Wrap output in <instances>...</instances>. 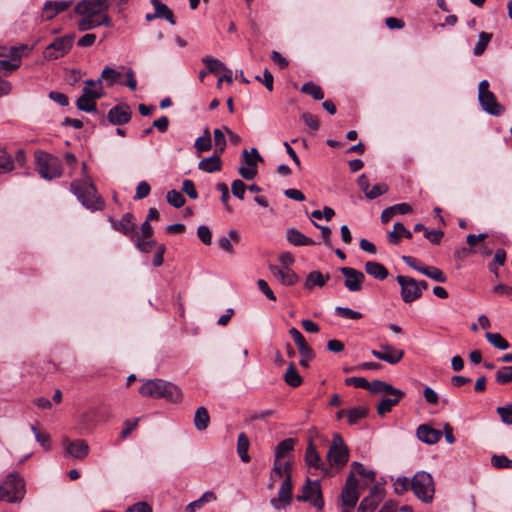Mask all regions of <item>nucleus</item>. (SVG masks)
<instances>
[{
  "label": "nucleus",
  "instance_id": "1",
  "mask_svg": "<svg viewBox=\"0 0 512 512\" xmlns=\"http://www.w3.org/2000/svg\"><path fill=\"white\" fill-rule=\"evenodd\" d=\"M110 0H81L74 7L80 19L77 22L79 31H88L100 26L111 27V18L107 14Z\"/></svg>",
  "mask_w": 512,
  "mask_h": 512
},
{
  "label": "nucleus",
  "instance_id": "2",
  "mask_svg": "<svg viewBox=\"0 0 512 512\" xmlns=\"http://www.w3.org/2000/svg\"><path fill=\"white\" fill-rule=\"evenodd\" d=\"M70 190L86 208L91 210L103 209L104 201L98 195L91 177L72 181Z\"/></svg>",
  "mask_w": 512,
  "mask_h": 512
},
{
  "label": "nucleus",
  "instance_id": "3",
  "mask_svg": "<svg viewBox=\"0 0 512 512\" xmlns=\"http://www.w3.org/2000/svg\"><path fill=\"white\" fill-rule=\"evenodd\" d=\"M34 158L36 170L42 178L52 180L62 175V165L58 157L38 150L34 153Z\"/></svg>",
  "mask_w": 512,
  "mask_h": 512
},
{
  "label": "nucleus",
  "instance_id": "4",
  "mask_svg": "<svg viewBox=\"0 0 512 512\" xmlns=\"http://www.w3.org/2000/svg\"><path fill=\"white\" fill-rule=\"evenodd\" d=\"M411 489L419 500L430 503L435 493L433 477L425 471H418L411 480Z\"/></svg>",
  "mask_w": 512,
  "mask_h": 512
},
{
  "label": "nucleus",
  "instance_id": "5",
  "mask_svg": "<svg viewBox=\"0 0 512 512\" xmlns=\"http://www.w3.org/2000/svg\"><path fill=\"white\" fill-rule=\"evenodd\" d=\"M0 495H2V500L9 503L21 501L24 496L23 479L17 474H9L0 486Z\"/></svg>",
  "mask_w": 512,
  "mask_h": 512
},
{
  "label": "nucleus",
  "instance_id": "6",
  "mask_svg": "<svg viewBox=\"0 0 512 512\" xmlns=\"http://www.w3.org/2000/svg\"><path fill=\"white\" fill-rule=\"evenodd\" d=\"M358 480L354 473H350L341 491L340 504L342 512H353L359 500Z\"/></svg>",
  "mask_w": 512,
  "mask_h": 512
},
{
  "label": "nucleus",
  "instance_id": "7",
  "mask_svg": "<svg viewBox=\"0 0 512 512\" xmlns=\"http://www.w3.org/2000/svg\"><path fill=\"white\" fill-rule=\"evenodd\" d=\"M478 99L482 109L488 114L499 116L504 112V107L497 102L495 95L489 91L487 80H482L479 83Z\"/></svg>",
  "mask_w": 512,
  "mask_h": 512
},
{
  "label": "nucleus",
  "instance_id": "8",
  "mask_svg": "<svg viewBox=\"0 0 512 512\" xmlns=\"http://www.w3.org/2000/svg\"><path fill=\"white\" fill-rule=\"evenodd\" d=\"M327 459L331 466L343 467L349 459V450L340 434H334Z\"/></svg>",
  "mask_w": 512,
  "mask_h": 512
},
{
  "label": "nucleus",
  "instance_id": "9",
  "mask_svg": "<svg viewBox=\"0 0 512 512\" xmlns=\"http://www.w3.org/2000/svg\"><path fill=\"white\" fill-rule=\"evenodd\" d=\"M74 35H65L56 38L44 50V58L47 60H55L65 56L72 48Z\"/></svg>",
  "mask_w": 512,
  "mask_h": 512
},
{
  "label": "nucleus",
  "instance_id": "10",
  "mask_svg": "<svg viewBox=\"0 0 512 512\" xmlns=\"http://www.w3.org/2000/svg\"><path fill=\"white\" fill-rule=\"evenodd\" d=\"M298 501H310L315 507L322 509L324 501L321 493L320 482L318 480H307L302 487L301 493L297 495Z\"/></svg>",
  "mask_w": 512,
  "mask_h": 512
},
{
  "label": "nucleus",
  "instance_id": "11",
  "mask_svg": "<svg viewBox=\"0 0 512 512\" xmlns=\"http://www.w3.org/2000/svg\"><path fill=\"white\" fill-rule=\"evenodd\" d=\"M401 287V298L405 303H412L422 296L418 282L409 276L399 275L396 278Z\"/></svg>",
  "mask_w": 512,
  "mask_h": 512
},
{
  "label": "nucleus",
  "instance_id": "12",
  "mask_svg": "<svg viewBox=\"0 0 512 512\" xmlns=\"http://www.w3.org/2000/svg\"><path fill=\"white\" fill-rule=\"evenodd\" d=\"M103 96V87L97 89L84 87L82 95L77 100V108L84 112H95L97 110L96 100Z\"/></svg>",
  "mask_w": 512,
  "mask_h": 512
},
{
  "label": "nucleus",
  "instance_id": "13",
  "mask_svg": "<svg viewBox=\"0 0 512 512\" xmlns=\"http://www.w3.org/2000/svg\"><path fill=\"white\" fill-rule=\"evenodd\" d=\"M289 334L298 347V350H299V353L301 356V359L299 362L300 365L303 367H308L309 362L314 358L313 350L306 343L305 338L303 337V335L300 333V331L297 328H295V327L290 328Z\"/></svg>",
  "mask_w": 512,
  "mask_h": 512
},
{
  "label": "nucleus",
  "instance_id": "14",
  "mask_svg": "<svg viewBox=\"0 0 512 512\" xmlns=\"http://www.w3.org/2000/svg\"><path fill=\"white\" fill-rule=\"evenodd\" d=\"M62 445L64 448V455L73 459H84L89 453V445L85 440L71 441L68 438L63 439Z\"/></svg>",
  "mask_w": 512,
  "mask_h": 512
},
{
  "label": "nucleus",
  "instance_id": "15",
  "mask_svg": "<svg viewBox=\"0 0 512 512\" xmlns=\"http://www.w3.org/2000/svg\"><path fill=\"white\" fill-rule=\"evenodd\" d=\"M340 272L345 277L344 285L351 292H358L362 289V284L365 280L363 272L351 267H342Z\"/></svg>",
  "mask_w": 512,
  "mask_h": 512
},
{
  "label": "nucleus",
  "instance_id": "16",
  "mask_svg": "<svg viewBox=\"0 0 512 512\" xmlns=\"http://www.w3.org/2000/svg\"><path fill=\"white\" fill-rule=\"evenodd\" d=\"M382 351L372 350L371 354L382 361H385L391 365L399 363L404 357V351L396 349L389 344H380Z\"/></svg>",
  "mask_w": 512,
  "mask_h": 512
},
{
  "label": "nucleus",
  "instance_id": "17",
  "mask_svg": "<svg viewBox=\"0 0 512 512\" xmlns=\"http://www.w3.org/2000/svg\"><path fill=\"white\" fill-rule=\"evenodd\" d=\"M291 497H292L291 475L287 474V476L282 481L277 498H273L271 500V504L274 508L281 509L290 504Z\"/></svg>",
  "mask_w": 512,
  "mask_h": 512
},
{
  "label": "nucleus",
  "instance_id": "18",
  "mask_svg": "<svg viewBox=\"0 0 512 512\" xmlns=\"http://www.w3.org/2000/svg\"><path fill=\"white\" fill-rule=\"evenodd\" d=\"M269 270L272 275L285 286H292L299 280L298 275L291 268L270 265Z\"/></svg>",
  "mask_w": 512,
  "mask_h": 512
},
{
  "label": "nucleus",
  "instance_id": "19",
  "mask_svg": "<svg viewBox=\"0 0 512 512\" xmlns=\"http://www.w3.org/2000/svg\"><path fill=\"white\" fill-rule=\"evenodd\" d=\"M131 109L128 105H117L111 108L108 112V120L114 125H123L131 119Z\"/></svg>",
  "mask_w": 512,
  "mask_h": 512
},
{
  "label": "nucleus",
  "instance_id": "20",
  "mask_svg": "<svg viewBox=\"0 0 512 512\" xmlns=\"http://www.w3.org/2000/svg\"><path fill=\"white\" fill-rule=\"evenodd\" d=\"M384 495L382 489L378 486H374L371 489L370 495L365 497L359 507L357 512H373L378 504L382 501Z\"/></svg>",
  "mask_w": 512,
  "mask_h": 512
},
{
  "label": "nucleus",
  "instance_id": "21",
  "mask_svg": "<svg viewBox=\"0 0 512 512\" xmlns=\"http://www.w3.org/2000/svg\"><path fill=\"white\" fill-rule=\"evenodd\" d=\"M72 0L69 1H47L42 9V17L44 20H52L56 15L66 11L72 4Z\"/></svg>",
  "mask_w": 512,
  "mask_h": 512
},
{
  "label": "nucleus",
  "instance_id": "22",
  "mask_svg": "<svg viewBox=\"0 0 512 512\" xmlns=\"http://www.w3.org/2000/svg\"><path fill=\"white\" fill-rule=\"evenodd\" d=\"M417 438L425 444H436L442 437V431L432 428L427 424H421L416 430Z\"/></svg>",
  "mask_w": 512,
  "mask_h": 512
},
{
  "label": "nucleus",
  "instance_id": "23",
  "mask_svg": "<svg viewBox=\"0 0 512 512\" xmlns=\"http://www.w3.org/2000/svg\"><path fill=\"white\" fill-rule=\"evenodd\" d=\"M165 399L172 403H180L183 398L182 390L174 383L163 380L160 388L159 399Z\"/></svg>",
  "mask_w": 512,
  "mask_h": 512
},
{
  "label": "nucleus",
  "instance_id": "24",
  "mask_svg": "<svg viewBox=\"0 0 512 512\" xmlns=\"http://www.w3.org/2000/svg\"><path fill=\"white\" fill-rule=\"evenodd\" d=\"M26 45H21L19 47H11L10 48V59L9 60H0V70L6 71H14L19 68L21 64L22 51L26 50Z\"/></svg>",
  "mask_w": 512,
  "mask_h": 512
},
{
  "label": "nucleus",
  "instance_id": "25",
  "mask_svg": "<svg viewBox=\"0 0 512 512\" xmlns=\"http://www.w3.org/2000/svg\"><path fill=\"white\" fill-rule=\"evenodd\" d=\"M133 220V215L128 212L119 221L111 220V224L116 231L133 238L135 234V223Z\"/></svg>",
  "mask_w": 512,
  "mask_h": 512
},
{
  "label": "nucleus",
  "instance_id": "26",
  "mask_svg": "<svg viewBox=\"0 0 512 512\" xmlns=\"http://www.w3.org/2000/svg\"><path fill=\"white\" fill-rule=\"evenodd\" d=\"M368 390L374 394L383 393V394H387V395H391V396H404L405 395V393L402 390L397 389V388L393 387L392 385H390L384 381H381V380H374L372 382H369Z\"/></svg>",
  "mask_w": 512,
  "mask_h": 512
},
{
  "label": "nucleus",
  "instance_id": "27",
  "mask_svg": "<svg viewBox=\"0 0 512 512\" xmlns=\"http://www.w3.org/2000/svg\"><path fill=\"white\" fill-rule=\"evenodd\" d=\"M412 207L408 203H399L385 208L381 213L382 223H388L395 215L398 214H409L411 213Z\"/></svg>",
  "mask_w": 512,
  "mask_h": 512
},
{
  "label": "nucleus",
  "instance_id": "28",
  "mask_svg": "<svg viewBox=\"0 0 512 512\" xmlns=\"http://www.w3.org/2000/svg\"><path fill=\"white\" fill-rule=\"evenodd\" d=\"M163 385L162 379H150L145 381L139 388L143 397L159 399L160 388Z\"/></svg>",
  "mask_w": 512,
  "mask_h": 512
},
{
  "label": "nucleus",
  "instance_id": "29",
  "mask_svg": "<svg viewBox=\"0 0 512 512\" xmlns=\"http://www.w3.org/2000/svg\"><path fill=\"white\" fill-rule=\"evenodd\" d=\"M220 155L221 154L215 152L214 155L207 157V158H203L198 163V169H200L201 171H204L206 173H213V172L220 171L222 168V160L220 158Z\"/></svg>",
  "mask_w": 512,
  "mask_h": 512
},
{
  "label": "nucleus",
  "instance_id": "30",
  "mask_svg": "<svg viewBox=\"0 0 512 512\" xmlns=\"http://www.w3.org/2000/svg\"><path fill=\"white\" fill-rule=\"evenodd\" d=\"M330 279V275H323L320 271L310 272L304 281V288L311 291L314 287H323Z\"/></svg>",
  "mask_w": 512,
  "mask_h": 512
},
{
  "label": "nucleus",
  "instance_id": "31",
  "mask_svg": "<svg viewBox=\"0 0 512 512\" xmlns=\"http://www.w3.org/2000/svg\"><path fill=\"white\" fill-rule=\"evenodd\" d=\"M290 468L291 465L289 462H283L274 460V467L270 474V487H273V485L282 477H286L287 474H290Z\"/></svg>",
  "mask_w": 512,
  "mask_h": 512
},
{
  "label": "nucleus",
  "instance_id": "32",
  "mask_svg": "<svg viewBox=\"0 0 512 512\" xmlns=\"http://www.w3.org/2000/svg\"><path fill=\"white\" fill-rule=\"evenodd\" d=\"M402 237L411 239L412 233L411 231L407 230L402 223L397 222L394 224L393 230L388 233L387 238L389 243L393 245H398Z\"/></svg>",
  "mask_w": 512,
  "mask_h": 512
},
{
  "label": "nucleus",
  "instance_id": "33",
  "mask_svg": "<svg viewBox=\"0 0 512 512\" xmlns=\"http://www.w3.org/2000/svg\"><path fill=\"white\" fill-rule=\"evenodd\" d=\"M287 240L295 246H312L315 244L314 240L305 236L302 232L295 228L287 230Z\"/></svg>",
  "mask_w": 512,
  "mask_h": 512
},
{
  "label": "nucleus",
  "instance_id": "34",
  "mask_svg": "<svg viewBox=\"0 0 512 512\" xmlns=\"http://www.w3.org/2000/svg\"><path fill=\"white\" fill-rule=\"evenodd\" d=\"M305 461L309 467L326 471L321 461L320 455L312 442H310L306 448Z\"/></svg>",
  "mask_w": 512,
  "mask_h": 512
},
{
  "label": "nucleus",
  "instance_id": "35",
  "mask_svg": "<svg viewBox=\"0 0 512 512\" xmlns=\"http://www.w3.org/2000/svg\"><path fill=\"white\" fill-rule=\"evenodd\" d=\"M365 271L368 275L378 280H384L388 277V270L386 267L375 261H368L365 264Z\"/></svg>",
  "mask_w": 512,
  "mask_h": 512
},
{
  "label": "nucleus",
  "instance_id": "36",
  "mask_svg": "<svg viewBox=\"0 0 512 512\" xmlns=\"http://www.w3.org/2000/svg\"><path fill=\"white\" fill-rule=\"evenodd\" d=\"M151 2L155 10L152 17L166 19L170 24L175 25L174 14L167 5L161 3L159 0H152Z\"/></svg>",
  "mask_w": 512,
  "mask_h": 512
},
{
  "label": "nucleus",
  "instance_id": "37",
  "mask_svg": "<svg viewBox=\"0 0 512 512\" xmlns=\"http://www.w3.org/2000/svg\"><path fill=\"white\" fill-rule=\"evenodd\" d=\"M262 161L263 158L256 148H252L250 152L247 149L242 151V166L254 167L258 169V162Z\"/></svg>",
  "mask_w": 512,
  "mask_h": 512
},
{
  "label": "nucleus",
  "instance_id": "38",
  "mask_svg": "<svg viewBox=\"0 0 512 512\" xmlns=\"http://www.w3.org/2000/svg\"><path fill=\"white\" fill-rule=\"evenodd\" d=\"M249 446L250 442L246 434L243 432L240 433L237 439V452L241 461L244 463H248L251 459L248 454Z\"/></svg>",
  "mask_w": 512,
  "mask_h": 512
},
{
  "label": "nucleus",
  "instance_id": "39",
  "mask_svg": "<svg viewBox=\"0 0 512 512\" xmlns=\"http://www.w3.org/2000/svg\"><path fill=\"white\" fill-rule=\"evenodd\" d=\"M209 423H210V417H209L207 409L202 406L197 408L195 415H194L195 428L199 431H203V430L207 429Z\"/></svg>",
  "mask_w": 512,
  "mask_h": 512
},
{
  "label": "nucleus",
  "instance_id": "40",
  "mask_svg": "<svg viewBox=\"0 0 512 512\" xmlns=\"http://www.w3.org/2000/svg\"><path fill=\"white\" fill-rule=\"evenodd\" d=\"M295 440L292 438L281 441L275 448V460L282 461L287 454L294 450Z\"/></svg>",
  "mask_w": 512,
  "mask_h": 512
},
{
  "label": "nucleus",
  "instance_id": "41",
  "mask_svg": "<svg viewBox=\"0 0 512 512\" xmlns=\"http://www.w3.org/2000/svg\"><path fill=\"white\" fill-rule=\"evenodd\" d=\"M15 161L5 148H0V174H7L14 170Z\"/></svg>",
  "mask_w": 512,
  "mask_h": 512
},
{
  "label": "nucleus",
  "instance_id": "42",
  "mask_svg": "<svg viewBox=\"0 0 512 512\" xmlns=\"http://www.w3.org/2000/svg\"><path fill=\"white\" fill-rule=\"evenodd\" d=\"M214 500H216V495L211 491H207L199 499L189 503L186 506V511L196 512L197 510L201 509L205 503H209Z\"/></svg>",
  "mask_w": 512,
  "mask_h": 512
},
{
  "label": "nucleus",
  "instance_id": "43",
  "mask_svg": "<svg viewBox=\"0 0 512 512\" xmlns=\"http://www.w3.org/2000/svg\"><path fill=\"white\" fill-rule=\"evenodd\" d=\"M285 382L291 387H298L302 383V377L299 375L295 364L291 362L284 375Z\"/></svg>",
  "mask_w": 512,
  "mask_h": 512
},
{
  "label": "nucleus",
  "instance_id": "44",
  "mask_svg": "<svg viewBox=\"0 0 512 512\" xmlns=\"http://www.w3.org/2000/svg\"><path fill=\"white\" fill-rule=\"evenodd\" d=\"M202 61L206 65L209 73L220 74L224 70H227L225 64L216 58L206 56L202 59Z\"/></svg>",
  "mask_w": 512,
  "mask_h": 512
},
{
  "label": "nucleus",
  "instance_id": "45",
  "mask_svg": "<svg viewBox=\"0 0 512 512\" xmlns=\"http://www.w3.org/2000/svg\"><path fill=\"white\" fill-rule=\"evenodd\" d=\"M301 92L310 95L315 100H322L324 98L322 88L311 81L302 85Z\"/></svg>",
  "mask_w": 512,
  "mask_h": 512
},
{
  "label": "nucleus",
  "instance_id": "46",
  "mask_svg": "<svg viewBox=\"0 0 512 512\" xmlns=\"http://www.w3.org/2000/svg\"><path fill=\"white\" fill-rule=\"evenodd\" d=\"M421 273L439 283H445L447 281L444 272L435 266H425L421 269Z\"/></svg>",
  "mask_w": 512,
  "mask_h": 512
},
{
  "label": "nucleus",
  "instance_id": "47",
  "mask_svg": "<svg viewBox=\"0 0 512 512\" xmlns=\"http://www.w3.org/2000/svg\"><path fill=\"white\" fill-rule=\"evenodd\" d=\"M485 337L487 341L497 349L506 350L510 347V344L500 333L486 332Z\"/></svg>",
  "mask_w": 512,
  "mask_h": 512
},
{
  "label": "nucleus",
  "instance_id": "48",
  "mask_svg": "<svg viewBox=\"0 0 512 512\" xmlns=\"http://www.w3.org/2000/svg\"><path fill=\"white\" fill-rule=\"evenodd\" d=\"M404 396H394V398H385L383 399L377 407V412L379 415L384 416L386 413L390 412L391 409L396 406L400 400Z\"/></svg>",
  "mask_w": 512,
  "mask_h": 512
},
{
  "label": "nucleus",
  "instance_id": "49",
  "mask_svg": "<svg viewBox=\"0 0 512 512\" xmlns=\"http://www.w3.org/2000/svg\"><path fill=\"white\" fill-rule=\"evenodd\" d=\"M367 409L365 407H354L347 410L346 416L348 418V422L351 425L357 424L361 419L366 417Z\"/></svg>",
  "mask_w": 512,
  "mask_h": 512
},
{
  "label": "nucleus",
  "instance_id": "50",
  "mask_svg": "<svg viewBox=\"0 0 512 512\" xmlns=\"http://www.w3.org/2000/svg\"><path fill=\"white\" fill-rule=\"evenodd\" d=\"M194 146L198 152L209 151L212 148L211 136L208 129L204 130L203 136L196 139Z\"/></svg>",
  "mask_w": 512,
  "mask_h": 512
},
{
  "label": "nucleus",
  "instance_id": "51",
  "mask_svg": "<svg viewBox=\"0 0 512 512\" xmlns=\"http://www.w3.org/2000/svg\"><path fill=\"white\" fill-rule=\"evenodd\" d=\"M120 76H121L120 72L116 71L115 69H113L111 67H105L102 70L100 79H101V81L102 80L106 81L107 85L112 86L119 81Z\"/></svg>",
  "mask_w": 512,
  "mask_h": 512
},
{
  "label": "nucleus",
  "instance_id": "52",
  "mask_svg": "<svg viewBox=\"0 0 512 512\" xmlns=\"http://www.w3.org/2000/svg\"><path fill=\"white\" fill-rule=\"evenodd\" d=\"M492 38V34L487 32H481L478 37V41L474 47V54L476 56H479L483 54V52L486 50L490 40Z\"/></svg>",
  "mask_w": 512,
  "mask_h": 512
},
{
  "label": "nucleus",
  "instance_id": "53",
  "mask_svg": "<svg viewBox=\"0 0 512 512\" xmlns=\"http://www.w3.org/2000/svg\"><path fill=\"white\" fill-rule=\"evenodd\" d=\"M335 313L337 316L345 319L358 320L362 318V314L360 312L352 310L348 307H336Z\"/></svg>",
  "mask_w": 512,
  "mask_h": 512
},
{
  "label": "nucleus",
  "instance_id": "54",
  "mask_svg": "<svg viewBox=\"0 0 512 512\" xmlns=\"http://www.w3.org/2000/svg\"><path fill=\"white\" fill-rule=\"evenodd\" d=\"M167 202L173 207L180 208L185 204V198L179 191L170 190L167 193Z\"/></svg>",
  "mask_w": 512,
  "mask_h": 512
},
{
  "label": "nucleus",
  "instance_id": "55",
  "mask_svg": "<svg viewBox=\"0 0 512 512\" xmlns=\"http://www.w3.org/2000/svg\"><path fill=\"white\" fill-rule=\"evenodd\" d=\"M352 468L353 471L351 473H356L364 478H367L370 482L375 480V472L367 470L361 463L353 462Z\"/></svg>",
  "mask_w": 512,
  "mask_h": 512
},
{
  "label": "nucleus",
  "instance_id": "56",
  "mask_svg": "<svg viewBox=\"0 0 512 512\" xmlns=\"http://www.w3.org/2000/svg\"><path fill=\"white\" fill-rule=\"evenodd\" d=\"M496 381L499 384L512 382V366H505L496 373Z\"/></svg>",
  "mask_w": 512,
  "mask_h": 512
},
{
  "label": "nucleus",
  "instance_id": "57",
  "mask_svg": "<svg viewBox=\"0 0 512 512\" xmlns=\"http://www.w3.org/2000/svg\"><path fill=\"white\" fill-rule=\"evenodd\" d=\"M214 142L216 146V151L219 154H222L226 148V139L222 129H215L213 132Z\"/></svg>",
  "mask_w": 512,
  "mask_h": 512
},
{
  "label": "nucleus",
  "instance_id": "58",
  "mask_svg": "<svg viewBox=\"0 0 512 512\" xmlns=\"http://www.w3.org/2000/svg\"><path fill=\"white\" fill-rule=\"evenodd\" d=\"M393 486L395 493L402 495L408 491L409 487H411V481H409L407 477H398Z\"/></svg>",
  "mask_w": 512,
  "mask_h": 512
},
{
  "label": "nucleus",
  "instance_id": "59",
  "mask_svg": "<svg viewBox=\"0 0 512 512\" xmlns=\"http://www.w3.org/2000/svg\"><path fill=\"white\" fill-rule=\"evenodd\" d=\"M387 191H388L387 184L380 183V184H376V185L370 187L365 196L368 199H375V198L385 194Z\"/></svg>",
  "mask_w": 512,
  "mask_h": 512
},
{
  "label": "nucleus",
  "instance_id": "60",
  "mask_svg": "<svg viewBox=\"0 0 512 512\" xmlns=\"http://www.w3.org/2000/svg\"><path fill=\"white\" fill-rule=\"evenodd\" d=\"M32 431L34 432L37 442L42 447H44L46 450H50V448H51L50 435L47 433L38 431L35 426H32Z\"/></svg>",
  "mask_w": 512,
  "mask_h": 512
},
{
  "label": "nucleus",
  "instance_id": "61",
  "mask_svg": "<svg viewBox=\"0 0 512 512\" xmlns=\"http://www.w3.org/2000/svg\"><path fill=\"white\" fill-rule=\"evenodd\" d=\"M491 462L496 468H512V460L505 455H494L492 456Z\"/></svg>",
  "mask_w": 512,
  "mask_h": 512
},
{
  "label": "nucleus",
  "instance_id": "62",
  "mask_svg": "<svg viewBox=\"0 0 512 512\" xmlns=\"http://www.w3.org/2000/svg\"><path fill=\"white\" fill-rule=\"evenodd\" d=\"M136 247L143 253H149L156 245V241L153 239H140L137 238L135 241Z\"/></svg>",
  "mask_w": 512,
  "mask_h": 512
},
{
  "label": "nucleus",
  "instance_id": "63",
  "mask_svg": "<svg viewBox=\"0 0 512 512\" xmlns=\"http://www.w3.org/2000/svg\"><path fill=\"white\" fill-rule=\"evenodd\" d=\"M247 189V186L244 184L243 181L237 179L232 182L231 190L235 197L239 198L240 200L244 199V194Z\"/></svg>",
  "mask_w": 512,
  "mask_h": 512
},
{
  "label": "nucleus",
  "instance_id": "64",
  "mask_svg": "<svg viewBox=\"0 0 512 512\" xmlns=\"http://www.w3.org/2000/svg\"><path fill=\"white\" fill-rule=\"evenodd\" d=\"M497 413L505 424L512 425V405L498 407Z\"/></svg>",
  "mask_w": 512,
  "mask_h": 512
}]
</instances>
